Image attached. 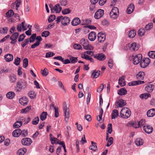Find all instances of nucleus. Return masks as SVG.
<instances>
[{"instance_id":"55","label":"nucleus","mask_w":155,"mask_h":155,"mask_svg":"<svg viewBox=\"0 0 155 155\" xmlns=\"http://www.w3.org/2000/svg\"><path fill=\"white\" fill-rule=\"evenodd\" d=\"M107 131L109 134H110L112 131V125L111 124H109L108 125V127H107Z\"/></svg>"},{"instance_id":"60","label":"nucleus","mask_w":155,"mask_h":155,"mask_svg":"<svg viewBox=\"0 0 155 155\" xmlns=\"http://www.w3.org/2000/svg\"><path fill=\"white\" fill-rule=\"evenodd\" d=\"M50 34V32L48 31H45L43 32L41 34L42 37H46L48 36Z\"/></svg>"},{"instance_id":"6","label":"nucleus","mask_w":155,"mask_h":155,"mask_svg":"<svg viewBox=\"0 0 155 155\" xmlns=\"http://www.w3.org/2000/svg\"><path fill=\"white\" fill-rule=\"evenodd\" d=\"M142 57V55L141 54H138L135 55L133 58V63L135 65L137 64L140 62Z\"/></svg>"},{"instance_id":"32","label":"nucleus","mask_w":155,"mask_h":155,"mask_svg":"<svg viewBox=\"0 0 155 155\" xmlns=\"http://www.w3.org/2000/svg\"><path fill=\"white\" fill-rule=\"evenodd\" d=\"M118 115V111L116 109H115L113 110L112 113V119H114L116 117H117Z\"/></svg>"},{"instance_id":"39","label":"nucleus","mask_w":155,"mask_h":155,"mask_svg":"<svg viewBox=\"0 0 155 155\" xmlns=\"http://www.w3.org/2000/svg\"><path fill=\"white\" fill-rule=\"evenodd\" d=\"M22 125V122L21 121H17L13 125V127L15 128L20 127Z\"/></svg>"},{"instance_id":"24","label":"nucleus","mask_w":155,"mask_h":155,"mask_svg":"<svg viewBox=\"0 0 155 155\" xmlns=\"http://www.w3.org/2000/svg\"><path fill=\"white\" fill-rule=\"evenodd\" d=\"M80 23V20L78 18H74L71 22V24L73 26H76Z\"/></svg>"},{"instance_id":"25","label":"nucleus","mask_w":155,"mask_h":155,"mask_svg":"<svg viewBox=\"0 0 155 155\" xmlns=\"http://www.w3.org/2000/svg\"><path fill=\"white\" fill-rule=\"evenodd\" d=\"M145 75L144 73L143 72H140L136 75L138 80H142L143 79Z\"/></svg>"},{"instance_id":"9","label":"nucleus","mask_w":155,"mask_h":155,"mask_svg":"<svg viewBox=\"0 0 155 155\" xmlns=\"http://www.w3.org/2000/svg\"><path fill=\"white\" fill-rule=\"evenodd\" d=\"M32 142V140L28 138H24L21 140L22 144L25 146H29Z\"/></svg>"},{"instance_id":"53","label":"nucleus","mask_w":155,"mask_h":155,"mask_svg":"<svg viewBox=\"0 0 155 155\" xmlns=\"http://www.w3.org/2000/svg\"><path fill=\"white\" fill-rule=\"evenodd\" d=\"M28 64V60L27 58H25L23 61V66L24 68H26Z\"/></svg>"},{"instance_id":"52","label":"nucleus","mask_w":155,"mask_h":155,"mask_svg":"<svg viewBox=\"0 0 155 155\" xmlns=\"http://www.w3.org/2000/svg\"><path fill=\"white\" fill-rule=\"evenodd\" d=\"M25 37V35L24 34H22L20 35L18 38V41L19 42L22 41Z\"/></svg>"},{"instance_id":"31","label":"nucleus","mask_w":155,"mask_h":155,"mask_svg":"<svg viewBox=\"0 0 155 155\" xmlns=\"http://www.w3.org/2000/svg\"><path fill=\"white\" fill-rule=\"evenodd\" d=\"M88 41L87 40H85L84 38H82L80 40V43L81 45L83 46V48L87 45Z\"/></svg>"},{"instance_id":"19","label":"nucleus","mask_w":155,"mask_h":155,"mask_svg":"<svg viewBox=\"0 0 155 155\" xmlns=\"http://www.w3.org/2000/svg\"><path fill=\"white\" fill-rule=\"evenodd\" d=\"M147 114L148 117H153L155 115V109L152 108L149 110L147 112Z\"/></svg>"},{"instance_id":"11","label":"nucleus","mask_w":155,"mask_h":155,"mask_svg":"<svg viewBox=\"0 0 155 155\" xmlns=\"http://www.w3.org/2000/svg\"><path fill=\"white\" fill-rule=\"evenodd\" d=\"M97 37L99 42H103L105 40V34H103L102 32H100L98 34Z\"/></svg>"},{"instance_id":"62","label":"nucleus","mask_w":155,"mask_h":155,"mask_svg":"<svg viewBox=\"0 0 155 155\" xmlns=\"http://www.w3.org/2000/svg\"><path fill=\"white\" fill-rule=\"evenodd\" d=\"M138 81H133L131 82L128 83V85L130 86H134L136 85H138Z\"/></svg>"},{"instance_id":"34","label":"nucleus","mask_w":155,"mask_h":155,"mask_svg":"<svg viewBox=\"0 0 155 155\" xmlns=\"http://www.w3.org/2000/svg\"><path fill=\"white\" fill-rule=\"evenodd\" d=\"M27 151V150L26 148L19 149L18 151V153L19 155H23Z\"/></svg>"},{"instance_id":"57","label":"nucleus","mask_w":155,"mask_h":155,"mask_svg":"<svg viewBox=\"0 0 155 155\" xmlns=\"http://www.w3.org/2000/svg\"><path fill=\"white\" fill-rule=\"evenodd\" d=\"M54 109L55 110L54 113H55V117H57L59 116V113L58 110V107H54Z\"/></svg>"},{"instance_id":"48","label":"nucleus","mask_w":155,"mask_h":155,"mask_svg":"<svg viewBox=\"0 0 155 155\" xmlns=\"http://www.w3.org/2000/svg\"><path fill=\"white\" fill-rule=\"evenodd\" d=\"M148 56L152 58H155V51H152L149 52L148 54Z\"/></svg>"},{"instance_id":"10","label":"nucleus","mask_w":155,"mask_h":155,"mask_svg":"<svg viewBox=\"0 0 155 155\" xmlns=\"http://www.w3.org/2000/svg\"><path fill=\"white\" fill-rule=\"evenodd\" d=\"M94 58L97 59L98 60L103 61L106 59L105 55L103 53L96 54L94 55Z\"/></svg>"},{"instance_id":"33","label":"nucleus","mask_w":155,"mask_h":155,"mask_svg":"<svg viewBox=\"0 0 155 155\" xmlns=\"http://www.w3.org/2000/svg\"><path fill=\"white\" fill-rule=\"evenodd\" d=\"M101 71H94L92 73L91 77L94 78H97L99 76L100 74Z\"/></svg>"},{"instance_id":"64","label":"nucleus","mask_w":155,"mask_h":155,"mask_svg":"<svg viewBox=\"0 0 155 155\" xmlns=\"http://www.w3.org/2000/svg\"><path fill=\"white\" fill-rule=\"evenodd\" d=\"M93 47L91 45H89L88 44H87V45H86L84 48L85 50H92L93 49Z\"/></svg>"},{"instance_id":"35","label":"nucleus","mask_w":155,"mask_h":155,"mask_svg":"<svg viewBox=\"0 0 155 155\" xmlns=\"http://www.w3.org/2000/svg\"><path fill=\"white\" fill-rule=\"evenodd\" d=\"M69 59L71 63L72 64H75L78 61V58L76 57H74L71 56L69 57Z\"/></svg>"},{"instance_id":"37","label":"nucleus","mask_w":155,"mask_h":155,"mask_svg":"<svg viewBox=\"0 0 155 155\" xmlns=\"http://www.w3.org/2000/svg\"><path fill=\"white\" fill-rule=\"evenodd\" d=\"M41 73L43 76H46L48 74V71L46 68H45L43 70H41Z\"/></svg>"},{"instance_id":"44","label":"nucleus","mask_w":155,"mask_h":155,"mask_svg":"<svg viewBox=\"0 0 155 155\" xmlns=\"http://www.w3.org/2000/svg\"><path fill=\"white\" fill-rule=\"evenodd\" d=\"M39 121V118L37 116L35 117L32 120V124L33 125L37 124Z\"/></svg>"},{"instance_id":"8","label":"nucleus","mask_w":155,"mask_h":155,"mask_svg":"<svg viewBox=\"0 0 155 155\" xmlns=\"http://www.w3.org/2000/svg\"><path fill=\"white\" fill-rule=\"evenodd\" d=\"M50 7L51 8V11L53 12H55L56 13H58L60 12L61 10V8L60 6V5L59 4H57L53 8H52V5L50 4Z\"/></svg>"},{"instance_id":"21","label":"nucleus","mask_w":155,"mask_h":155,"mask_svg":"<svg viewBox=\"0 0 155 155\" xmlns=\"http://www.w3.org/2000/svg\"><path fill=\"white\" fill-rule=\"evenodd\" d=\"M21 130L18 128L14 130L12 133V135L15 137H18L20 135Z\"/></svg>"},{"instance_id":"38","label":"nucleus","mask_w":155,"mask_h":155,"mask_svg":"<svg viewBox=\"0 0 155 155\" xmlns=\"http://www.w3.org/2000/svg\"><path fill=\"white\" fill-rule=\"evenodd\" d=\"M47 115L46 112H43L40 117L41 120L42 121L45 120L46 118Z\"/></svg>"},{"instance_id":"12","label":"nucleus","mask_w":155,"mask_h":155,"mask_svg":"<svg viewBox=\"0 0 155 155\" xmlns=\"http://www.w3.org/2000/svg\"><path fill=\"white\" fill-rule=\"evenodd\" d=\"M129 47L130 50L135 51L137 50L139 48V45L136 43H134L129 45Z\"/></svg>"},{"instance_id":"22","label":"nucleus","mask_w":155,"mask_h":155,"mask_svg":"<svg viewBox=\"0 0 155 155\" xmlns=\"http://www.w3.org/2000/svg\"><path fill=\"white\" fill-rule=\"evenodd\" d=\"M150 97V94L148 93H144L141 94L140 95V98L143 100L147 99L148 98Z\"/></svg>"},{"instance_id":"36","label":"nucleus","mask_w":155,"mask_h":155,"mask_svg":"<svg viewBox=\"0 0 155 155\" xmlns=\"http://www.w3.org/2000/svg\"><path fill=\"white\" fill-rule=\"evenodd\" d=\"M136 35V31L135 30H131L130 31L128 35V37L130 38H134Z\"/></svg>"},{"instance_id":"16","label":"nucleus","mask_w":155,"mask_h":155,"mask_svg":"<svg viewBox=\"0 0 155 155\" xmlns=\"http://www.w3.org/2000/svg\"><path fill=\"white\" fill-rule=\"evenodd\" d=\"M96 34L94 31L91 32L89 34L88 38L91 41H93L96 39Z\"/></svg>"},{"instance_id":"59","label":"nucleus","mask_w":155,"mask_h":155,"mask_svg":"<svg viewBox=\"0 0 155 155\" xmlns=\"http://www.w3.org/2000/svg\"><path fill=\"white\" fill-rule=\"evenodd\" d=\"M54 55V54L51 52H49L46 53L45 57L46 58L52 57Z\"/></svg>"},{"instance_id":"7","label":"nucleus","mask_w":155,"mask_h":155,"mask_svg":"<svg viewBox=\"0 0 155 155\" xmlns=\"http://www.w3.org/2000/svg\"><path fill=\"white\" fill-rule=\"evenodd\" d=\"M104 15V10L101 9L98 10L95 13L94 18L96 19L101 18Z\"/></svg>"},{"instance_id":"50","label":"nucleus","mask_w":155,"mask_h":155,"mask_svg":"<svg viewBox=\"0 0 155 155\" xmlns=\"http://www.w3.org/2000/svg\"><path fill=\"white\" fill-rule=\"evenodd\" d=\"M36 35L35 33L33 34L29 38V41L30 42H33L35 41V38L36 37Z\"/></svg>"},{"instance_id":"5","label":"nucleus","mask_w":155,"mask_h":155,"mask_svg":"<svg viewBox=\"0 0 155 155\" xmlns=\"http://www.w3.org/2000/svg\"><path fill=\"white\" fill-rule=\"evenodd\" d=\"M150 63V60L149 58H144L141 61L140 65L141 68H144L147 67Z\"/></svg>"},{"instance_id":"42","label":"nucleus","mask_w":155,"mask_h":155,"mask_svg":"<svg viewBox=\"0 0 155 155\" xmlns=\"http://www.w3.org/2000/svg\"><path fill=\"white\" fill-rule=\"evenodd\" d=\"M28 132L27 130H21L20 132V135L22 137H25L28 135Z\"/></svg>"},{"instance_id":"29","label":"nucleus","mask_w":155,"mask_h":155,"mask_svg":"<svg viewBox=\"0 0 155 155\" xmlns=\"http://www.w3.org/2000/svg\"><path fill=\"white\" fill-rule=\"evenodd\" d=\"M6 96L7 98H8L12 99L15 97V94L13 92L10 91L7 94Z\"/></svg>"},{"instance_id":"54","label":"nucleus","mask_w":155,"mask_h":155,"mask_svg":"<svg viewBox=\"0 0 155 155\" xmlns=\"http://www.w3.org/2000/svg\"><path fill=\"white\" fill-rule=\"evenodd\" d=\"M153 23H150L148 24L145 26V28L146 30H148L151 29L153 27Z\"/></svg>"},{"instance_id":"43","label":"nucleus","mask_w":155,"mask_h":155,"mask_svg":"<svg viewBox=\"0 0 155 155\" xmlns=\"http://www.w3.org/2000/svg\"><path fill=\"white\" fill-rule=\"evenodd\" d=\"M31 109V107L28 106L22 109L21 110V113L23 114H26Z\"/></svg>"},{"instance_id":"40","label":"nucleus","mask_w":155,"mask_h":155,"mask_svg":"<svg viewBox=\"0 0 155 155\" xmlns=\"http://www.w3.org/2000/svg\"><path fill=\"white\" fill-rule=\"evenodd\" d=\"M19 33L18 32H16L13 34L10 38V39H14L17 40V38L19 35Z\"/></svg>"},{"instance_id":"56","label":"nucleus","mask_w":155,"mask_h":155,"mask_svg":"<svg viewBox=\"0 0 155 155\" xmlns=\"http://www.w3.org/2000/svg\"><path fill=\"white\" fill-rule=\"evenodd\" d=\"M29 39L28 38L25 39L23 42H22L21 44V45L22 47L24 48L26 45H27L29 42Z\"/></svg>"},{"instance_id":"20","label":"nucleus","mask_w":155,"mask_h":155,"mask_svg":"<svg viewBox=\"0 0 155 155\" xmlns=\"http://www.w3.org/2000/svg\"><path fill=\"white\" fill-rule=\"evenodd\" d=\"M4 58L7 62H10L13 60V57L12 54H8L5 55Z\"/></svg>"},{"instance_id":"58","label":"nucleus","mask_w":155,"mask_h":155,"mask_svg":"<svg viewBox=\"0 0 155 155\" xmlns=\"http://www.w3.org/2000/svg\"><path fill=\"white\" fill-rule=\"evenodd\" d=\"M21 59L18 57H17L15 59L14 64L16 65H18L20 64Z\"/></svg>"},{"instance_id":"17","label":"nucleus","mask_w":155,"mask_h":155,"mask_svg":"<svg viewBox=\"0 0 155 155\" xmlns=\"http://www.w3.org/2000/svg\"><path fill=\"white\" fill-rule=\"evenodd\" d=\"M126 104V102L124 100L121 99L118 101H117L116 103V105L119 107H122L125 105Z\"/></svg>"},{"instance_id":"3","label":"nucleus","mask_w":155,"mask_h":155,"mask_svg":"<svg viewBox=\"0 0 155 155\" xmlns=\"http://www.w3.org/2000/svg\"><path fill=\"white\" fill-rule=\"evenodd\" d=\"M63 109L65 117V120L66 123H68L69 117V109L67 107V104L65 102L63 103Z\"/></svg>"},{"instance_id":"28","label":"nucleus","mask_w":155,"mask_h":155,"mask_svg":"<svg viewBox=\"0 0 155 155\" xmlns=\"http://www.w3.org/2000/svg\"><path fill=\"white\" fill-rule=\"evenodd\" d=\"M118 83L121 87L124 86L125 85V81L124 80V77L123 76L119 79Z\"/></svg>"},{"instance_id":"27","label":"nucleus","mask_w":155,"mask_h":155,"mask_svg":"<svg viewBox=\"0 0 155 155\" xmlns=\"http://www.w3.org/2000/svg\"><path fill=\"white\" fill-rule=\"evenodd\" d=\"M91 143L92 146L89 147V149L92 150L94 151H97L98 150L97 146L96 145V143H94L93 141H91Z\"/></svg>"},{"instance_id":"45","label":"nucleus","mask_w":155,"mask_h":155,"mask_svg":"<svg viewBox=\"0 0 155 155\" xmlns=\"http://www.w3.org/2000/svg\"><path fill=\"white\" fill-rule=\"evenodd\" d=\"M107 140V144L106 146L108 147L113 143V138L111 137Z\"/></svg>"},{"instance_id":"41","label":"nucleus","mask_w":155,"mask_h":155,"mask_svg":"<svg viewBox=\"0 0 155 155\" xmlns=\"http://www.w3.org/2000/svg\"><path fill=\"white\" fill-rule=\"evenodd\" d=\"M14 14V12L12 10H8L6 13V15L7 17H11Z\"/></svg>"},{"instance_id":"2","label":"nucleus","mask_w":155,"mask_h":155,"mask_svg":"<svg viewBox=\"0 0 155 155\" xmlns=\"http://www.w3.org/2000/svg\"><path fill=\"white\" fill-rule=\"evenodd\" d=\"M131 114L130 110L127 108L124 107L121 110L120 112L121 117L124 118L129 117Z\"/></svg>"},{"instance_id":"47","label":"nucleus","mask_w":155,"mask_h":155,"mask_svg":"<svg viewBox=\"0 0 155 155\" xmlns=\"http://www.w3.org/2000/svg\"><path fill=\"white\" fill-rule=\"evenodd\" d=\"M28 95L31 98L33 99L35 97L36 94L35 92L31 91L29 92Z\"/></svg>"},{"instance_id":"51","label":"nucleus","mask_w":155,"mask_h":155,"mask_svg":"<svg viewBox=\"0 0 155 155\" xmlns=\"http://www.w3.org/2000/svg\"><path fill=\"white\" fill-rule=\"evenodd\" d=\"M55 16L54 15H51L48 19V22L49 23L52 22L55 19Z\"/></svg>"},{"instance_id":"63","label":"nucleus","mask_w":155,"mask_h":155,"mask_svg":"<svg viewBox=\"0 0 155 155\" xmlns=\"http://www.w3.org/2000/svg\"><path fill=\"white\" fill-rule=\"evenodd\" d=\"M71 11V10L69 8H66L62 10V13L64 15L67 14L69 13Z\"/></svg>"},{"instance_id":"61","label":"nucleus","mask_w":155,"mask_h":155,"mask_svg":"<svg viewBox=\"0 0 155 155\" xmlns=\"http://www.w3.org/2000/svg\"><path fill=\"white\" fill-rule=\"evenodd\" d=\"M74 49L77 50H80L82 48V47L80 45L78 44H75L73 46Z\"/></svg>"},{"instance_id":"23","label":"nucleus","mask_w":155,"mask_h":155,"mask_svg":"<svg viewBox=\"0 0 155 155\" xmlns=\"http://www.w3.org/2000/svg\"><path fill=\"white\" fill-rule=\"evenodd\" d=\"M134 6L133 4H130L127 9V13L128 14L131 13L134 11Z\"/></svg>"},{"instance_id":"46","label":"nucleus","mask_w":155,"mask_h":155,"mask_svg":"<svg viewBox=\"0 0 155 155\" xmlns=\"http://www.w3.org/2000/svg\"><path fill=\"white\" fill-rule=\"evenodd\" d=\"M10 81L11 82H15L16 79V76L14 74H12L10 76Z\"/></svg>"},{"instance_id":"4","label":"nucleus","mask_w":155,"mask_h":155,"mask_svg":"<svg viewBox=\"0 0 155 155\" xmlns=\"http://www.w3.org/2000/svg\"><path fill=\"white\" fill-rule=\"evenodd\" d=\"M119 13L118 8L117 7H114L110 13V17L113 19H115L118 17Z\"/></svg>"},{"instance_id":"26","label":"nucleus","mask_w":155,"mask_h":155,"mask_svg":"<svg viewBox=\"0 0 155 155\" xmlns=\"http://www.w3.org/2000/svg\"><path fill=\"white\" fill-rule=\"evenodd\" d=\"M135 142L137 146H140L143 145V141L141 138H138L135 140Z\"/></svg>"},{"instance_id":"49","label":"nucleus","mask_w":155,"mask_h":155,"mask_svg":"<svg viewBox=\"0 0 155 155\" xmlns=\"http://www.w3.org/2000/svg\"><path fill=\"white\" fill-rule=\"evenodd\" d=\"M145 32V31L143 28H140L138 31V35L140 36L144 35Z\"/></svg>"},{"instance_id":"18","label":"nucleus","mask_w":155,"mask_h":155,"mask_svg":"<svg viewBox=\"0 0 155 155\" xmlns=\"http://www.w3.org/2000/svg\"><path fill=\"white\" fill-rule=\"evenodd\" d=\"M154 88V85L152 84H149L145 87V89L148 92L151 93L153 91Z\"/></svg>"},{"instance_id":"1","label":"nucleus","mask_w":155,"mask_h":155,"mask_svg":"<svg viewBox=\"0 0 155 155\" xmlns=\"http://www.w3.org/2000/svg\"><path fill=\"white\" fill-rule=\"evenodd\" d=\"M27 87V83L24 80L21 79L19 80L16 84L15 87L16 92H21L22 90L26 88Z\"/></svg>"},{"instance_id":"15","label":"nucleus","mask_w":155,"mask_h":155,"mask_svg":"<svg viewBox=\"0 0 155 155\" xmlns=\"http://www.w3.org/2000/svg\"><path fill=\"white\" fill-rule=\"evenodd\" d=\"M70 22V18L68 17H63L61 21V24L64 26H66L68 25Z\"/></svg>"},{"instance_id":"30","label":"nucleus","mask_w":155,"mask_h":155,"mask_svg":"<svg viewBox=\"0 0 155 155\" xmlns=\"http://www.w3.org/2000/svg\"><path fill=\"white\" fill-rule=\"evenodd\" d=\"M118 94L120 95H125L127 94V91L124 88H122L118 91Z\"/></svg>"},{"instance_id":"13","label":"nucleus","mask_w":155,"mask_h":155,"mask_svg":"<svg viewBox=\"0 0 155 155\" xmlns=\"http://www.w3.org/2000/svg\"><path fill=\"white\" fill-rule=\"evenodd\" d=\"M19 102L22 105H26L28 102V98L26 97H23L19 99Z\"/></svg>"},{"instance_id":"14","label":"nucleus","mask_w":155,"mask_h":155,"mask_svg":"<svg viewBox=\"0 0 155 155\" xmlns=\"http://www.w3.org/2000/svg\"><path fill=\"white\" fill-rule=\"evenodd\" d=\"M143 128L145 132L148 134L151 133L153 130V128L150 125H147L146 126H144Z\"/></svg>"}]
</instances>
